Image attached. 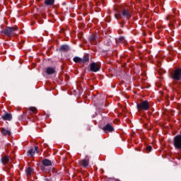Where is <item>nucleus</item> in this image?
Listing matches in <instances>:
<instances>
[{"mask_svg":"<svg viewBox=\"0 0 181 181\" xmlns=\"http://www.w3.org/2000/svg\"><path fill=\"white\" fill-rule=\"evenodd\" d=\"M28 110L30 111V114H37V108L35 107H30Z\"/></svg>","mask_w":181,"mask_h":181,"instance_id":"obj_15","label":"nucleus"},{"mask_svg":"<svg viewBox=\"0 0 181 181\" xmlns=\"http://www.w3.org/2000/svg\"><path fill=\"white\" fill-rule=\"evenodd\" d=\"M90 71H93L94 73H97L101 69V64L100 63L93 62L90 64Z\"/></svg>","mask_w":181,"mask_h":181,"instance_id":"obj_5","label":"nucleus"},{"mask_svg":"<svg viewBox=\"0 0 181 181\" xmlns=\"http://www.w3.org/2000/svg\"><path fill=\"white\" fill-rule=\"evenodd\" d=\"M45 5L52 6V5H53V4H54V0H45Z\"/></svg>","mask_w":181,"mask_h":181,"instance_id":"obj_19","label":"nucleus"},{"mask_svg":"<svg viewBox=\"0 0 181 181\" xmlns=\"http://www.w3.org/2000/svg\"><path fill=\"white\" fill-rule=\"evenodd\" d=\"M103 130L104 132H112L114 131V127L111 124H107L103 128Z\"/></svg>","mask_w":181,"mask_h":181,"instance_id":"obj_7","label":"nucleus"},{"mask_svg":"<svg viewBox=\"0 0 181 181\" xmlns=\"http://www.w3.org/2000/svg\"><path fill=\"white\" fill-rule=\"evenodd\" d=\"M45 73L48 74L49 76L52 74H54L56 73V68L55 67H52V66H48L46 68Z\"/></svg>","mask_w":181,"mask_h":181,"instance_id":"obj_8","label":"nucleus"},{"mask_svg":"<svg viewBox=\"0 0 181 181\" xmlns=\"http://www.w3.org/2000/svg\"><path fill=\"white\" fill-rule=\"evenodd\" d=\"M41 170H45V167L41 166Z\"/></svg>","mask_w":181,"mask_h":181,"instance_id":"obj_24","label":"nucleus"},{"mask_svg":"<svg viewBox=\"0 0 181 181\" xmlns=\"http://www.w3.org/2000/svg\"><path fill=\"white\" fill-rule=\"evenodd\" d=\"M171 78L175 81L181 80V69H175L171 74Z\"/></svg>","mask_w":181,"mask_h":181,"instance_id":"obj_4","label":"nucleus"},{"mask_svg":"<svg viewBox=\"0 0 181 181\" xmlns=\"http://www.w3.org/2000/svg\"><path fill=\"white\" fill-rule=\"evenodd\" d=\"M32 172H33V169H32V168H30V167H28L25 170V173H26L27 176H30L32 175Z\"/></svg>","mask_w":181,"mask_h":181,"instance_id":"obj_17","label":"nucleus"},{"mask_svg":"<svg viewBox=\"0 0 181 181\" xmlns=\"http://www.w3.org/2000/svg\"><path fill=\"white\" fill-rule=\"evenodd\" d=\"M60 50H61V52H69V48L67 45H62L60 47Z\"/></svg>","mask_w":181,"mask_h":181,"instance_id":"obj_18","label":"nucleus"},{"mask_svg":"<svg viewBox=\"0 0 181 181\" xmlns=\"http://www.w3.org/2000/svg\"><path fill=\"white\" fill-rule=\"evenodd\" d=\"M42 165H44V166H52V161L48 159H45L42 160Z\"/></svg>","mask_w":181,"mask_h":181,"instance_id":"obj_13","label":"nucleus"},{"mask_svg":"<svg viewBox=\"0 0 181 181\" xmlns=\"http://www.w3.org/2000/svg\"><path fill=\"white\" fill-rule=\"evenodd\" d=\"M1 162L3 165H6L9 162V156H6L1 158Z\"/></svg>","mask_w":181,"mask_h":181,"instance_id":"obj_14","label":"nucleus"},{"mask_svg":"<svg viewBox=\"0 0 181 181\" xmlns=\"http://www.w3.org/2000/svg\"><path fill=\"white\" fill-rule=\"evenodd\" d=\"M78 163L80 166H83V168H87V166H88V163H90V157L86 156L85 159L79 160Z\"/></svg>","mask_w":181,"mask_h":181,"instance_id":"obj_6","label":"nucleus"},{"mask_svg":"<svg viewBox=\"0 0 181 181\" xmlns=\"http://www.w3.org/2000/svg\"><path fill=\"white\" fill-rule=\"evenodd\" d=\"M146 151H148V152H151V151H152V146H148L146 147Z\"/></svg>","mask_w":181,"mask_h":181,"instance_id":"obj_22","label":"nucleus"},{"mask_svg":"<svg viewBox=\"0 0 181 181\" xmlns=\"http://www.w3.org/2000/svg\"><path fill=\"white\" fill-rule=\"evenodd\" d=\"M119 39L120 42H123V40H125V38L124 37H120Z\"/></svg>","mask_w":181,"mask_h":181,"instance_id":"obj_23","label":"nucleus"},{"mask_svg":"<svg viewBox=\"0 0 181 181\" xmlns=\"http://www.w3.org/2000/svg\"><path fill=\"white\" fill-rule=\"evenodd\" d=\"M2 135H4V136H6L8 135V136H11V131L8 130L6 129H1V131Z\"/></svg>","mask_w":181,"mask_h":181,"instance_id":"obj_12","label":"nucleus"},{"mask_svg":"<svg viewBox=\"0 0 181 181\" xmlns=\"http://www.w3.org/2000/svg\"><path fill=\"white\" fill-rule=\"evenodd\" d=\"M115 18L118 20L122 19V15L121 14V13H117L115 14Z\"/></svg>","mask_w":181,"mask_h":181,"instance_id":"obj_21","label":"nucleus"},{"mask_svg":"<svg viewBox=\"0 0 181 181\" xmlns=\"http://www.w3.org/2000/svg\"><path fill=\"white\" fill-rule=\"evenodd\" d=\"M138 111H148L149 110V102L148 100L141 101L136 105Z\"/></svg>","mask_w":181,"mask_h":181,"instance_id":"obj_2","label":"nucleus"},{"mask_svg":"<svg viewBox=\"0 0 181 181\" xmlns=\"http://www.w3.org/2000/svg\"><path fill=\"white\" fill-rule=\"evenodd\" d=\"M17 30H18V26H16V25L13 26V27H7L4 30L3 33H4V35H6V36L12 37L15 36V35H16V32Z\"/></svg>","mask_w":181,"mask_h":181,"instance_id":"obj_1","label":"nucleus"},{"mask_svg":"<svg viewBox=\"0 0 181 181\" xmlns=\"http://www.w3.org/2000/svg\"><path fill=\"white\" fill-rule=\"evenodd\" d=\"M173 146L177 151H181V134L177 135L174 137Z\"/></svg>","mask_w":181,"mask_h":181,"instance_id":"obj_3","label":"nucleus"},{"mask_svg":"<svg viewBox=\"0 0 181 181\" xmlns=\"http://www.w3.org/2000/svg\"><path fill=\"white\" fill-rule=\"evenodd\" d=\"M4 121H11L12 119V115L11 113H6L1 117Z\"/></svg>","mask_w":181,"mask_h":181,"instance_id":"obj_11","label":"nucleus"},{"mask_svg":"<svg viewBox=\"0 0 181 181\" xmlns=\"http://www.w3.org/2000/svg\"><path fill=\"white\" fill-rule=\"evenodd\" d=\"M74 62L75 63H80V64H81V58H80L78 57H74Z\"/></svg>","mask_w":181,"mask_h":181,"instance_id":"obj_20","label":"nucleus"},{"mask_svg":"<svg viewBox=\"0 0 181 181\" xmlns=\"http://www.w3.org/2000/svg\"><path fill=\"white\" fill-rule=\"evenodd\" d=\"M88 60H90V57H88V55H85L83 57V58H81V64H84V63H87V62H88Z\"/></svg>","mask_w":181,"mask_h":181,"instance_id":"obj_16","label":"nucleus"},{"mask_svg":"<svg viewBox=\"0 0 181 181\" xmlns=\"http://www.w3.org/2000/svg\"><path fill=\"white\" fill-rule=\"evenodd\" d=\"M131 13H132L127 9H124L122 12V16H124V18H127V19H129V18H131Z\"/></svg>","mask_w":181,"mask_h":181,"instance_id":"obj_10","label":"nucleus"},{"mask_svg":"<svg viewBox=\"0 0 181 181\" xmlns=\"http://www.w3.org/2000/svg\"><path fill=\"white\" fill-rule=\"evenodd\" d=\"M39 153V147L37 146H35V150L33 148H31L28 151V153L30 156H33L35 153Z\"/></svg>","mask_w":181,"mask_h":181,"instance_id":"obj_9","label":"nucleus"}]
</instances>
